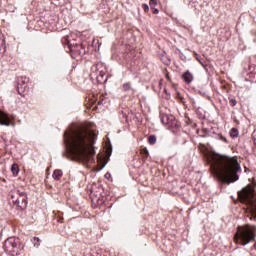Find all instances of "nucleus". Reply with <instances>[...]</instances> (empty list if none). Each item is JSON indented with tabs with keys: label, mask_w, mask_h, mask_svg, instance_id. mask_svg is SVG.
I'll return each instance as SVG.
<instances>
[{
	"label": "nucleus",
	"mask_w": 256,
	"mask_h": 256,
	"mask_svg": "<svg viewBox=\"0 0 256 256\" xmlns=\"http://www.w3.org/2000/svg\"><path fill=\"white\" fill-rule=\"evenodd\" d=\"M64 145L76 159L81 163H95V134L85 126H79L75 130L64 132Z\"/></svg>",
	"instance_id": "obj_1"
},
{
	"label": "nucleus",
	"mask_w": 256,
	"mask_h": 256,
	"mask_svg": "<svg viewBox=\"0 0 256 256\" xmlns=\"http://www.w3.org/2000/svg\"><path fill=\"white\" fill-rule=\"evenodd\" d=\"M211 171L215 179L222 185H231V183L239 181V173L243 170L237 158L218 155L212 158Z\"/></svg>",
	"instance_id": "obj_2"
},
{
	"label": "nucleus",
	"mask_w": 256,
	"mask_h": 256,
	"mask_svg": "<svg viewBox=\"0 0 256 256\" xmlns=\"http://www.w3.org/2000/svg\"><path fill=\"white\" fill-rule=\"evenodd\" d=\"M234 241L237 245H249L256 241V226L251 224H245L237 227V232L234 236Z\"/></svg>",
	"instance_id": "obj_3"
},
{
	"label": "nucleus",
	"mask_w": 256,
	"mask_h": 256,
	"mask_svg": "<svg viewBox=\"0 0 256 256\" xmlns=\"http://www.w3.org/2000/svg\"><path fill=\"white\" fill-rule=\"evenodd\" d=\"M238 198L241 203L247 204L251 209L252 215L256 217V205H255V188L251 185L244 187L238 192Z\"/></svg>",
	"instance_id": "obj_4"
},
{
	"label": "nucleus",
	"mask_w": 256,
	"mask_h": 256,
	"mask_svg": "<svg viewBox=\"0 0 256 256\" xmlns=\"http://www.w3.org/2000/svg\"><path fill=\"white\" fill-rule=\"evenodd\" d=\"M3 249L8 255H19V252L23 249L21 246V239L15 236L9 237L4 241Z\"/></svg>",
	"instance_id": "obj_5"
},
{
	"label": "nucleus",
	"mask_w": 256,
	"mask_h": 256,
	"mask_svg": "<svg viewBox=\"0 0 256 256\" xmlns=\"http://www.w3.org/2000/svg\"><path fill=\"white\" fill-rule=\"evenodd\" d=\"M17 195L18 197H20V199H22V202L19 198H16L15 200H13V204L17 205V207H19V209H21L22 211L27 209V205H29L27 192L17 190Z\"/></svg>",
	"instance_id": "obj_6"
},
{
	"label": "nucleus",
	"mask_w": 256,
	"mask_h": 256,
	"mask_svg": "<svg viewBox=\"0 0 256 256\" xmlns=\"http://www.w3.org/2000/svg\"><path fill=\"white\" fill-rule=\"evenodd\" d=\"M29 81V78L27 77H19L18 78V93L21 95V97H25V89H27V83Z\"/></svg>",
	"instance_id": "obj_7"
},
{
	"label": "nucleus",
	"mask_w": 256,
	"mask_h": 256,
	"mask_svg": "<svg viewBox=\"0 0 256 256\" xmlns=\"http://www.w3.org/2000/svg\"><path fill=\"white\" fill-rule=\"evenodd\" d=\"M0 125L4 127H10L11 125V118L9 117V114L3 110H0Z\"/></svg>",
	"instance_id": "obj_8"
},
{
	"label": "nucleus",
	"mask_w": 256,
	"mask_h": 256,
	"mask_svg": "<svg viewBox=\"0 0 256 256\" xmlns=\"http://www.w3.org/2000/svg\"><path fill=\"white\" fill-rule=\"evenodd\" d=\"M182 79L184 80L185 83L189 84L193 82V74H191V72L186 71L183 75H182Z\"/></svg>",
	"instance_id": "obj_9"
},
{
	"label": "nucleus",
	"mask_w": 256,
	"mask_h": 256,
	"mask_svg": "<svg viewBox=\"0 0 256 256\" xmlns=\"http://www.w3.org/2000/svg\"><path fill=\"white\" fill-rule=\"evenodd\" d=\"M161 122L163 125H169L171 121H173V116H169L167 114H161Z\"/></svg>",
	"instance_id": "obj_10"
},
{
	"label": "nucleus",
	"mask_w": 256,
	"mask_h": 256,
	"mask_svg": "<svg viewBox=\"0 0 256 256\" xmlns=\"http://www.w3.org/2000/svg\"><path fill=\"white\" fill-rule=\"evenodd\" d=\"M149 5H150V9H151L152 13L154 15H158L159 9L155 8V7H157V0H150Z\"/></svg>",
	"instance_id": "obj_11"
},
{
	"label": "nucleus",
	"mask_w": 256,
	"mask_h": 256,
	"mask_svg": "<svg viewBox=\"0 0 256 256\" xmlns=\"http://www.w3.org/2000/svg\"><path fill=\"white\" fill-rule=\"evenodd\" d=\"M52 177L56 181H59L63 177V170H61V169L54 170Z\"/></svg>",
	"instance_id": "obj_12"
},
{
	"label": "nucleus",
	"mask_w": 256,
	"mask_h": 256,
	"mask_svg": "<svg viewBox=\"0 0 256 256\" xmlns=\"http://www.w3.org/2000/svg\"><path fill=\"white\" fill-rule=\"evenodd\" d=\"M97 73H99V69L97 68V64H94L91 67V73H90V77L93 79V77H96V79L99 81V76L97 75Z\"/></svg>",
	"instance_id": "obj_13"
},
{
	"label": "nucleus",
	"mask_w": 256,
	"mask_h": 256,
	"mask_svg": "<svg viewBox=\"0 0 256 256\" xmlns=\"http://www.w3.org/2000/svg\"><path fill=\"white\" fill-rule=\"evenodd\" d=\"M249 75L254 81L256 82V66L255 65H249L248 66Z\"/></svg>",
	"instance_id": "obj_14"
},
{
	"label": "nucleus",
	"mask_w": 256,
	"mask_h": 256,
	"mask_svg": "<svg viewBox=\"0 0 256 256\" xmlns=\"http://www.w3.org/2000/svg\"><path fill=\"white\" fill-rule=\"evenodd\" d=\"M62 43H65V45L68 46L70 51H75V46L71 44V41H69V36H66L62 39Z\"/></svg>",
	"instance_id": "obj_15"
},
{
	"label": "nucleus",
	"mask_w": 256,
	"mask_h": 256,
	"mask_svg": "<svg viewBox=\"0 0 256 256\" xmlns=\"http://www.w3.org/2000/svg\"><path fill=\"white\" fill-rule=\"evenodd\" d=\"M230 137H232L233 139L239 137V130L237 128H232L230 130Z\"/></svg>",
	"instance_id": "obj_16"
},
{
	"label": "nucleus",
	"mask_w": 256,
	"mask_h": 256,
	"mask_svg": "<svg viewBox=\"0 0 256 256\" xmlns=\"http://www.w3.org/2000/svg\"><path fill=\"white\" fill-rule=\"evenodd\" d=\"M131 89H133V87L131 86V82H126L122 85V91H131Z\"/></svg>",
	"instance_id": "obj_17"
},
{
	"label": "nucleus",
	"mask_w": 256,
	"mask_h": 256,
	"mask_svg": "<svg viewBox=\"0 0 256 256\" xmlns=\"http://www.w3.org/2000/svg\"><path fill=\"white\" fill-rule=\"evenodd\" d=\"M11 172L13 173V175H19V165L17 164H12L11 166Z\"/></svg>",
	"instance_id": "obj_18"
},
{
	"label": "nucleus",
	"mask_w": 256,
	"mask_h": 256,
	"mask_svg": "<svg viewBox=\"0 0 256 256\" xmlns=\"http://www.w3.org/2000/svg\"><path fill=\"white\" fill-rule=\"evenodd\" d=\"M148 143H149L150 145H155V144L157 143V136H155V135H150V136L148 137Z\"/></svg>",
	"instance_id": "obj_19"
},
{
	"label": "nucleus",
	"mask_w": 256,
	"mask_h": 256,
	"mask_svg": "<svg viewBox=\"0 0 256 256\" xmlns=\"http://www.w3.org/2000/svg\"><path fill=\"white\" fill-rule=\"evenodd\" d=\"M199 95L206 97V99H211V96L205 90H198Z\"/></svg>",
	"instance_id": "obj_20"
},
{
	"label": "nucleus",
	"mask_w": 256,
	"mask_h": 256,
	"mask_svg": "<svg viewBox=\"0 0 256 256\" xmlns=\"http://www.w3.org/2000/svg\"><path fill=\"white\" fill-rule=\"evenodd\" d=\"M141 154L143 159H147L149 157V150H147V148H144L141 150Z\"/></svg>",
	"instance_id": "obj_21"
},
{
	"label": "nucleus",
	"mask_w": 256,
	"mask_h": 256,
	"mask_svg": "<svg viewBox=\"0 0 256 256\" xmlns=\"http://www.w3.org/2000/svg\"><path fill=\"white\" fill-rule=\"evenodd\" d=\"M217 139H219V141H223L224 143H229L227 138L225 136H223L222 134H218Z\"/></svg>",
	"instance_id": "obj_22"
},
{
	"label": "nucleus",
	"mask_w": 256,
	"mask_h": 256,
	"mask_svg": "<svg viewBox=\"0 0 256 256\" xmlns=\"http://www.w3.org/2000/svg\"><path fill=\"white\" fill-rule=\"evenodd\" d=\"M229 105L231 107H235V105H237V99L235 98H229Z\"/></svg>",
	"instance_id": "obj_23"
},
{
	"label": "nucleus",
	"mask_w": 256,
	"mask_h": 256,
	"mask_svg": "<svg viewBox=\"0 0 256 256\" xmlns=\"http://www.w3.org/2000/svg\"><path fill=\"white\" fill-rule=\"evenodd\" d=\"M142 9L145 13H149V5L147 4H142Z\"/></svg>",
	"instance_id": "obj_24"
},
{
	"label": "nucleus",
	"mask_w": 256,
	"mask_h": 256,
	"mask_svg": "<svg viewBox=\"0 0 256 256\" xmlns=\"http://www.w3.org/2000/svg\"><path fill=\"white\" fill-rule=\"evenodd\" d=\"M34 241H37L38 243H34V247H39L41 244L39 243L41 239L39 237H34Z\"/></svg>",
	"instance_id": "obj_25"
},
{
	"label": "nucleus",
	"mask_w": 256,
	"mask_h": 256,
	"mask_svg": "<svg viewBox=\"0 0 256 256\" xmlns=\"http://www.w3.org/2000/svg\"><path fill=\"white\" fill-rule=\"evenodd\" d=\"M12 201H15V199H19V197H16L15 195H12Z\"/></svg>",
	"instance_id": "obj_26"
},
{
	"label": "nucleus",
	"mask_w": 256,
	"mask_h": 256,
	"mask_svg": "<svg viewBox=\"0 0 256 256\" xmlns=\"http://www.w3.org/2000/svg\"><path fill=\"white\" fill-rule=\"evenodd\" d=\"M18 199L20 200V203H23V198L18 197Z\"/></svg>",
	"instance_id": "obj_27"
},
{
	"label": "nucleus",
	"mask_w": 256,
	"mask_h": 256,
	"mask_svg": "<svg viewBox=\"0 0 256 256\" xmlns=\"http://www.w3.org/2000/svg\"><path fill=\"white\" fill-rule=\"evenodd\" d=\"M164 63H165V65H169V60L167 62H164Z\"/></svg>",
	"instance_id": "obj_28"
},
{
	"label": "nucleus",
	"mask_w": 256,
	"mask_h": 256,
	"mask_svg": "<svg viewBox=\"0 0 256 256\" xmlns=\"http://www.w3.org/2000/svg\"><path fill=\"white\" fill-rule=\"evenodd\" d=\"M105 167V164H103V166L101 167V169H103Z\"/></svg>",
	"instance_id": "obj_29"
},
{
	"label": "nucleus",
	"mask_w": 256,
	"mask_h": 256,
	"mask_svg": "<svg viewBox=\"0 0 256 256\" xmlns=\"http://www.w3.org/2000/svg\"><path fill=\"white\" fill-rule=\"evenodd\" d=\"M180 99H181V101H183V97H181Z\"/></svg>",
	"instance_id": "obj_30"
}]
</instances>
